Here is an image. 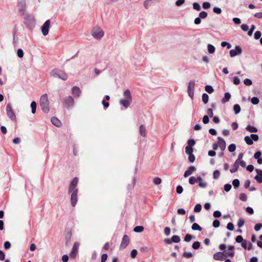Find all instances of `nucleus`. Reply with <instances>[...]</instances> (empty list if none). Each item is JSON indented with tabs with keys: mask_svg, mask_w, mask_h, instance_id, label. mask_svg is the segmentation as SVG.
<instances>
[{
	"mask_svg": "<svg viewBox=\"0 0 262 262\" xmlns=\"http://www.w3.org/2000/svg\"><path fill=\"white\" fill-rule=\"evenodd\" d=\"M6 111L8 117L12 121H16V116L10 103L7 104Z\"/></svg>",
	"mask_w": 262,
	"mask_h": 262,
	"instance_id": "20e7f679",
	"label": "nucleus"
},
{
	"mask_svg": "<svg viewBox=\"0 0 262 262\" xmlns=\"http://www.w3.org/2000/svg\"><path fill=\"white\" fill-rule=\"evenodd\" d=\"M192 254L191 252H185L183 253V256L185 258H190L192 257Z\"/></svg>",
	"mask_w": 262,
	"mask_h": 262,
	"instance_id": "5fc2aeb1",
	"label": "nucleus"
},
{
	"mask_svg": "<svg viewBox=\"0 0 262 262\" xmlns=\"http://www.w3.org/2000/svg\"><path fill=\"white\" fill-rule=\"evenodd\" d=\"M239 199L242 201H246L247 199V195L244 193H242L240 194Z\"/></svg>",
	"mask_w": 262,
	"mask_h": 262,
	"instance_id": "49530a36",
	"label": "nucleus"
},
{
	"mask_svg": "<svg viewBox=\"0 0 262 262\" xmlns=\"http://www.w3.org/2000/svg\"><path fill=\"white\" fill-rule=\"evenodd\" d=\"M129 243V237L127 235H124L122 238L120 248L121 249H125Z\"/></svg>",
	"mask_w": 262,
	"mask_h": 262,
	"instance_id": "f8f14e48",
	"label": "nucleus"
},
{
	"mask_svg": "<svg viewBox=\"0 0 262 262\" xmlns=\"http://www.w3.org/2000/svg\"><path fill=\"white\" fill-rule=\"evenodd\" d=\"M261 32L259 31H257L255 32L254 37L255 39H259L261 36Z\"/></svg>",
	"mask_w": 262,
	"mask_h": 262,
	"instance_id": "864d4df0",
	"label": "nucleus"
},
{
	"mask_svg": "<svg viewBox=\"0 0 262 262\" xmlns=\"http://www.w3.org/2000/svg\"><path fill=\"white\" fill-rule=\"evenodd\" d=\"M17 56L20 58L23 57L24 56V52H23V50L21 49H19L17 50Z\"/></svg>",
	"mask_w": 262,
	"mask_h": 262,
	"instance_id": "e2e57ef3",
	"label": "nucleus"
},
{
	"mask_svg": "<svg viewBox=\"0 0 262 262\" xmlns=\"http://www.w3.org/2000/svg\"><path fill=\"white\" fill-rule=\"evenodd\" d=\"M192 238V236L189 234H187L185 235L184 241L186 242H190Z\"/></svg>",
	"mask_w": 262,
	"mask_h": 262,
	"instance_id": "09e8293b",
	"label": "nucleus"
},
{
	"mask_svg": "<svg viewBox=\"0 0 262 262\" xmlns=\"http://www.w3.org/2000/svg\"><path fill=\"white\" fill-rule=\"evenodd\" d=\"M217 139H218L217 144H218L219 146L220 147V149L222 150H225V149L226 148V142H225V140L223 139H222L221 137H218Z\"/></svg>",
	"mask_w": 262,
	"mask_h": 262,
	"instance_id": "4468645a",
	"label": "nucleus"
},
{
	"mask_svg": "<svg viewBox=\"0 0 262 262\" xmlns=\"http://www.w3.org/2000/svg\"><path fill=\"white\" fill-rule=\"evenodd\" d=\"M31 107L32 108V114H35L36 112V103L35 101H32L31 103Z\"/></svg>",
	"mask_w": 262,
	"mask_h": 262,
	"instance_id": "c9c22d12",
	"label": "nucleus"
},
{
	"mask_svg": "<svg viewBox=\"0 0 262 262\" xmlns=\"http://www.w3.org/2000/svg\"><path fill=\"white\" fill-rule=\"evenodd\" d=\"M246 130L250 133H256L257 132V129L252 126L248 125L246 128Z\"/></svg>",
	"mask_w": 262,
	"mask_h": 262,
	"instance_id": "393cba45",
	"label": "nucleus"
},
{
	"mask_svg": "<svg viewBox=\"0 0 262 262\" xmlns=\"http://www.w3.org/2000/svg\"><path fill=\"white\" fill-rule=\"evenodd\" d=\"M208 99H209V96L208 95L206 94V93H204L202 95V101L203 102L205 103V104H206L208 103Z\"/></svg>",
	"mask_w": 262,
	"mask_h": 262,
	"instance_id": "473e14b6",
	"label": "nucleus"
},
{
	"mask_svg": "<svg viewBox=\"0 0 262 262\" xmlns=\"http://www.w3.org/2000/svg\"><path fill=\"white\" fill-rule=\"evenodd\" d=\"M72 94L75 97H79L81 93L80 89L77 86H74L72 88Z\"/></svg>",
	"mask_w": 262,
	"mask_h": 262,
	"instance_id": "2eb2a0df",
	"label": "nucleus"
},
{
	"mask_svg": "<svg viewBox=\"0 0 262 262\" xmlns=\"http://www.w3.org/2000/svg\"><path fill=\"white\" fill-rule=\"evenodd\" d=\"M78 182V179L77 177H75L73 179V180L72 181V182H71V183L69 185V193H71L72 191H74V190L75 189H78L77 188H76V186L77 185Z\"/></svg>",
	"mask_w": 262,
	"mask_h": 262,
	"instance_id": "0eeeda50",
	"label": "nucleus"
},
{
	"mask_svg": "<svg viewBox=\"0 0 262 262\" xmlns=\"http://www.w3.org/2000/svg\"><path fill=\"white\" fill-rule=\"evenodd\" d=\"M231 98V95L229 93H226L225 94L224 97L222 99V102L223 103H225L227 101L229 100Z\"/></svg>",
	"mask_w": 262,
	"mask_h": 262,
	"instance_id": "b1692460",
	"label": "nucleus"
},
{
	"mask_svg": "<svg viewBox=\"0 0 262 262\" xmlns=\"http://www.w3.org/2000/svg\"><path fill=\"white\" fill-rule=\"evenodd\" d=\"M255 26L253 25H252L250 29L248 32V35L249 36H251L252 35L253 32L254 30H255Z\"/></svg>",
	"mask_w": 262,
	"mask_h": 262,
	"instance_id": "6e6d98bb",
	"label": "nucleus"
},
{
	"mask_svg": "<svg viewBox=\"0 0 262 262\" xmlns=\"http://www.w3.org/2000/svg\"><path fill=\"white\" fill-rule=\"evenodd\" d=\"M198 183H199V186L201 188H204L207 186V183L200 176L198 177Z\"/></svg>",
	"mask_w": 262,
	"mask_h": 262,
	"instance_id": "f3484780",
	"label": "nucleus"
},
{
	"mask_svg": "<svg viewBox=\"0 0 262 262\" xmlns=\"http://www.w3.org/2000/svg\"><path fill=\"white\" fill-rule=\"evenodd\" d=\"M251 101L254 105L257 104L259 102L258 98L255 97L252 98Z\"/></svg>",
	"mask_w": 262,
	"mask_h": 262,
	"instance_id": "a18cd8bd",
	"label": "nucleus"
},
{
	"mask_svg": "<svg viewBox=\"0 0 262 262\" xmlns=\"http://www.w3.org/2000/svg\"><path fill=\"white\" fill-rule=\"evenodd\" d=\"M215 47L212 45H210V44H208V52L210 54H213L215 52Z\"/></svg>",
	"mask_w": 262,
	"mask_h": 262,
	"instance_id": "c756f323",
	"label": "nucleus"
},
{
	"mask_svg": "<svg viewBox=\"0 0 262 262\" xmlns=\"http://www.w3.org/2000/svg\"><path fill=\"white\" fill-rule=\"evenodd\" d=\"M137 254V251L136 249H133L130 252V256L132 258H134L136 257Z\"/></svg>",
	"mask_w": 262,
	"mask_h": 262,
	"instance_id": "13d9d810",
	"label": "nucleus"
},
{
	"mask_svg": "<svg viewBox=\"0 0 262 262\" xmlns=\"http://www.w3.org/2000/svg\"><path fill=\"white\" fill-rule=\"evenodd\" d=\"M232 186L230 184H226L224 185V190L226 192H228L231 189Z\"/></svg>",
	"mask_w": 262,
	"mask_h": 262,
	"instance_id": "3c124183",
	"label": "nucleus"
},
{
	"mask_svg": "<svg viewBox=\"0 0 262 262\" xmlns=\"http://www.w3.org/2000/svg\"><path fill=\"white\" fill-rule=\"evenodd\" d=\"M50 20H47L45 21V23L43 24V26L41 28V31L42 33V34L44 36L47 35L49 33V29L50 28Z\"/></svg>",
	"mask_w": 262,
	"mask_h": 262,
	"instance_id": "1a4fd4ad",
	"label": "nucleus"
},
{
	"mask_svg": "<svg viewBox=\"0 0 262 262\" xmlns=\"http://www.w3.org/2000/svg\"><path fill=\"white\" fill-rule=\"evenodd\" d=\"M185 2V0H178L176 2V5L177 6H182Z\"/></svg>",
	"mask_w": 262,
	"mask_h": 262,
	"instance_id": "69168bd1",
	"label": "nucleus"
},
{
	"mask_svg": "<svg viewBox=\"0 0 262 262\" xmlns=\"http://www.w3.org/2000/svg\"><path fill=\"white\" fill-rule=\"evenodd\" d=\"M183 191V187L180 186V185H179L177 187V188H176V191L178 193V194H181L182 193Z\"/></svg>",
	"mask_w": 262,
	"mask_h": 262,
	"instance_id": "680f3d73",
	"label": "nucleus"
},
{
	"mask_svg": "<svg viewBox=\"0 0 262 262\" xmlns=\"http://www.w3.org/2000/svg\"><path fill=\"white\" fill-rule=\"evenodd\" d=\"M221 46L222 47H225L227 46V48L228 49H230L231 47V45L229 43H228L226 41H223L221 43Z\"/></svg>",
	"mask_w": 262,
	"mask_h": 262,
	"instance_id": "de8ad7c7",
	"label": "nucleus"
},
{
	"mask_svg": "<svg viewBox=\"0 0 262 262\" xmlns=\"http://www.w3.org/2000/svg\"><path fill=\"white\" fill-rule=\"evenodd\" d=\"M244 83L246 85H251L252 84V81L248 78L245 79L244 80Z\"/></svg>",
	"mask_w": 262,
	"mask_h": 262,
	"instance_id": "bf43d9fd",
	"label": "nucleus"
},
{
	"mask_svg": "<svg viewBox=\"0 0 262 262\" xmlns=\"http://www.w3.org/2000/svg\"><path fill=\"white\" fill-rule=\"evenodd\" d=\"M71 193H72L71 196V205L73 207H75L77 203V200H78V198H77L78 189L74 190V191H72Z\"/></svg>",
	"mask_w": 262,
	"mask_h": 262,
	"instance_id": "6e6552de",
	"label": "nucleus"
},
{
	"mask_svg": "<svg viewBox=\"0 0 262 262\" xmlns=\"http://www.w3.org/2000/svg\"><path fill=\"white\" fill-rule=\"evenodd\" d=\"M196 170V168L194 166H190L188 167V169H187L184 174V177L185 178H187L188 176H190L193 172Z\"/></svg>",
	"mask_w": 262,
	"mask_h": 262,
	"instance_id": "ddd939ff",
	"label": "nucleus"
},
{
	"mask_svg": "<svg viewBox=\"0 0 262 262\" xmlns=\"http://www.w3.org/2000/svg\"><path fill=\"white\" fill-rule=\"evenodd\" d=\"M140 134L144 137L146 136V129L143 125H141L139 128Z\"/></svg>",
	"mask_w": 262,
	"mask_h": 262,
	"instance_id": "5701e85b",
	"label": "nucleus"
},
{
	"mask_svg": "<svg viewBox=\"0 0 262 262\" xmlns=\"http://www.w3.org/2000/svg\"><path fill=\"white\" fill-rule=\"evenodd\" d=\"M187 143H188L187 146H190V147H192L193 145H194L195 142L194 140H193V139H189Z\"/></svg>",
	"mask_w": 262,
	"mask_h": 262,
	"instance_id": "052dcab7",
	"label": "nucleus"
},
{
	"mask_svg": "<svg viewBox=\"0 0 262 262\" xmlns=\"http://www.w3.org/2000/svg\"><path fill=\"white\" fill-rule=\"evenodd\" d=\"M227 228L230 231H232L234 229L233 224L231 222L228 223L227 226Z\"/></svg>",
	"mask_w": 262,
	"mask_h": 262,
	"instance_id": "4d7b16f0",
	"label": "nucleus"
},
{
	"mask_svg": "<svg viewBox=\"0 0 262 262\" xmlns=\"http://www.w3.org/2000/svg\"><path fill=\"white\" fill-rule=\"evenodd\" d=\"M233 110L235 114H238L241 112V107L239 104H236L233 106Z\"/></svg>",
	"mask_w": 262,
	"mask_h": 262,
	"instance_id": "c85d7f7f",
	"label": "nucleus"
},
{
	"mask_svg": "<svg viewBox=\"0 0 262 262\" xmlns=\"http://www.w3.org/2000/svg\"><path fill=\"white\" fill-rule=\"evenodd\" d=\"M132 100L129 99H121L120 100V103L122 104L125 108H127L131 103Z\"/></svg>",
	"mask_w": 262,
	"mask_h": 262,
	"instance_id": "a211bd4d",
	"label": "nucleus"
},
{
	"mask_svg": "<svg viewBox=\"0 0 262 262\" xmlns=\"http://www.w3.org/2000/svg\"><path fill=\"white\" fill-rule=\"evenodd\" d=\"M153 182L156 185H159L161 183L162 180L160 178L156 177L154 179Z\"/></svg>",
	"mask_w": 262,
	"mask_h": 262,
	"instance_id": "a19ab883",
	"label": "nucleus"
},
{
	"mask_svg": "<svg viewBox=\"0 0 262 262\" xmlns=\"http://www.w3.org/2000/svg\"><path fill=\"white\" fill-rule=\"evenodd\" d=\"M207 13L205 11H202L199 14V17L201 18L204 19L207 16Z\"/></svg>",
	"mask_w": 262,
	"mask_h": 262,
	"instance_id": "c03bdc74",
	"label": "nucleus"
},
{
	"mask_svg": "<svg viewBox=\"0 0 262 262\" xmlns=\"http://www.w3.org/2000/svg\"><path fill=\"white\" fill-rule=\"evenodd\" d=\"M189 155V157H188L189 161L191 163L194 162L195 161V159L194 155H193L192 154H191L190 155Z\"/></svg>",
	"mask_w": 262,
	"mask_h": 262,
	"instance_id": "603ef678",
	"label": "nucleus"
},
{
	"mask_svg": "<svg viewBox=\"0 0 262 262\" xmlns=\"http://www.w3.org/2000/svg\"><path fill=\"white\" fill-rule=\"evenodd\" d=\"M193 148L190 146H186L185 147V152L187 155H190L193 152Z\"/></svg>",
	"mask_w": 262,
	"mask_h": 262,
	"instance_id": "72a5a7b5",
	"label": "nucleus"
},
{
	"mask_svg": "<svg viewBox=\"0 0 262 262\" xmlns=\"http://www.w3.org/2000/svg\"><path fill=\"white\" fill-rule=\"evenodd\" d=\"M18 6L19 7V11L20 12H24L26 8V2L25 0H22L20 1L18 4Z\"/></svg>",
	"mask_w": 262,
	"mask_h": 262,
	"instance_id": "6ab92c4d",
	"label": "nucleus"
},
{
	"mask_svg": "<svg viewBox=\"0 0 262 262\" xmlns=\"http://www.w3.org/2000/svg\"><path fill=\"white\" fill-rule=\"evenodd\" d=\"M198 177L197 178L192 176L189 179V183L191 185H194V184L198 183Z\"/></svg>",
	"mask_w": 262,
	"mask_h": 262,
	"instance_id": "a878e982",
	"label": "nucleus"
},
{
	"mask_svg": "<svg viewBox=\"0 0 262 262\" xmlns=\"http://www.w3.org/2000/svg\"><path fill=\"white\" fill-rule=\"evenodd\" d=\"M235 149H236V145L234 144H231L228 146V150L231 152L234 151L235 150Z\"/></svg>",
	"mask_w": 262,
	"mask_h": 262,
	"instance_id": "4c0bfd02",
	"label": "nucleus"
},
{
	"mask_svg": "<svg viewBox=\"0 0 262 262\" xmlns=\"http://www.w3.org/2000/svg\"><path fill=\"white\" fill-rule=\"evenodd\" d=\"M205 91L209 94H211L213 92L214 89L211 85H207L205 88Z\"/></svg>",
	"mask_w": 262,
	"mask_h": 262,
	"instance_id": "f704fd0d",
	"label": "nucleus"
},
{
	"mask_svg": "<svg viewBox=\"0 0 262 262\" xmlns=\"http://www.w3.org/2000/svg\"><path fill=\"white\" fill-rule=\"evenodd\" d=\"M202 210V206L200 204H196L194 208V211L195 212H199Z\"/></svg>",
	"mask_w": 262,
	"mask_h": 262,
	"instance_id": "58836bf2",
	"label": "nucleus"
},
{
	"mask_svg": "<svg viewBox=\"0 0 262 262\" xmlns=\"http://www.w3.org/2000/svg\"><path fill=\"white\" fill-rule=\"evenodd\" d=\"M193 8L194 9L196 10V11L201 10V7L198 3H194L193 4Z\"/></svg>",
	"mask_w": 262,
	"mask_h": 262,
	"instance_id": "8fccbe9b",
	"label": "nucleus"
},
{
	"mask_svg": "<svg viewBox=\"0 0 262 262\" xmlns=\"http://www.w3.org/2000/svg\"><path fill=\"white\" fill-rule=\"evenodd\" d=\"M171 241L174 243H179L180 241V237L178 235H173L171 237Z\"/></svg>",
	"mask_w": 262,
	"mask_h": 262,
	"instance_id": "ea45409f",
	"label": "nucleus"
},
{
	"mask_svg": "<svg viewBox=\"0 0 262 262\" xmlns=\"http://www.w3.org/2000/svg\"><path fill=\"white\" fill-rule=\"evenodd\" d=\"M51 122L53 125L57 127H59L61 125L60 120L56 117H52L51 118Z\"/></svg>",
	"mask_w": 262,
	"mask_h": 262,
	"instance_id": "4be33fe9",
	"label": "nucleus"
},
{
	"mask_svg": "<svg viewBox=\"0 0 262 262\" xmlns=\"http://www.w3.org/2000/svg\"><path fill=\"white\" fill-rule=\"evenodd\" d=\"M244 139L248 145H251L253 144V142L250 137L246 136Z\"/></svg>",
	"mask_w": 262,
	"mask_h": 262,
	"instance_id": "7c9ffc66",
	"label": "nucleus"
},
{
	"mask_svg": "<svg viewBox=\"0 0 262 262\" xmlns=\"http://www.w3.org/2000/svg\"><path fill=\"white\" fill-rule=\"evenodd\" d=\"M239 181L238 179H234L232 182V184L235 188L239 187Z\"/></svg>",
	"mask_w": 262,
	"mask_h": 262,
	"instance_id": "79ce46f5",
	"label": "nucleus"
},
{
	"mask_svg": "<svg viewBox=\"0 0 262 262\" xmlns=\"http://www.w3.org/2000/svg\"><path fill=\"white\" fill-rule=\"evenodd\" d=\"M220 176V172L218 170H215L213 173V178L214 179H217Z\"/></svg>",
	"mask_w": 262,
	"mask_h": 262,
	"instance_id": "e433bc0d",
	"label": "nucleus"
},
{
	"mask_svg": "<svg viewBox=\"0 0 262 262\" xmlns=\"http://www.w3.org/2000/svg\"><path fill=\"white\" fill-rule=\"evenodd\" d=\"M257 174L255 176V179L259 183H262V170L256 169Z\"/></svg>",
	"mask_w": 262,
	"mask_h": 262,
	"instance_id": "dca6fc26",
	"label": "nucleus"
},
{
	"mask_svg": "<svg viewBox=\"0 0 262 262\" xmlns=\"http://www.w3.org/2000/svg\"><path fill=\"white\" fill-rule=\"evenodd\" d=\"M239 167V161L238 160H236L234 162L232 167L230 169V171L231 173H234L237 171Z\"/></svg>",
	"mask_w": 262,
	"mask_h": 262,
	"instance_id": "aec40b11",
	"label": "nucleus"
},
{
	"mask_svg": "<svg viewBox=\"0 0 262 262\" xmlns=\"http://www.w3.org/2000/svg\"><path fill=\"white\" fill-rule=\"evenodd\" d=\"M242 48L239 46H235V50L232 49L230 51V56L233 57L237 55H240L242 53Z\"/></svg>",
	"mask_w": 262,
	"mask_h": 262,
	"instance_id": "9d476101",
	"label": "nucleus"
},
{
	"mask_svg": "<svg viewBox=\"0 0 262 262\" xmlns=\"http://www.w3.org/2000/svg\"><path fill=\"white\" fill-rule=\"evenodd\" d=\"M192 247L194 249H198L200 247V242L198 241L194 242L192 244Z\"/></svg>",
	"mask_w": 262,
	"mask_h": 262,
	"instance_id": "37998d69",
	"label": "nucleus"
},
{
	"mask_svg": "<svg viewBox=\"0 0 262 262\" xmlns=\"http://www.w3.org/2000/svg\"><path fill=\"white\" fill-rule=\"evenodd\" d=\"M91 33L92 36L97 39H101L104 36V32L98 27L94 28L92 30Z\"/></svg>",
	"mask_w": 262,
	"mask_h": 262,
	"instance_id": "7ed1b4c3",
	"label": "nucleus"
},
{
	"mask_svg": "<svg viewBox=\"0 0 262 262\" xmlns=\"http://www.w3.org/2000/svg\"><path fill=\"white\" fill-rule=\"evenodd\" d=\"M79 246V244L78 242L74 243L71 252L70 254V256L71 258H74L76 257L78 251Z\"/></svg>",
	"mask_w": 262,
	"mask_h": 262,
	"instance_id": "423d86ee",
	"label": "nucleus"
},
{
	"mask_svg": "<svg viewBox=\"0 0 262 262\" xmlns=\"http://www.w3.org/2000/svg\"><path fill=\"white\" fill-rule=\"evenodd\" d=\"M50 75L54 78H58L63 80H66L68 79L67 74L64 71L57 69L52 70Z\"/></svg>",
	"mask_w": 262,
	"mask_h": 262,
	"instance_id": "f03ea898",
	"label": "nucleus"
},
{
	"mask_svg": "<svg viewBox=\"0 0 262 262\" xmlns=\"http://www.w3.org/2000/svg\"><path fill=\"white\" fill-rule=\"evenodd\" d=\"M220 222L219 220H215L213 222V226L214 228H217L220 226Z\"/></svg>",
	"mask_w": 262,
	"mask_h": 262,
	"instance_id": "0e129e2a",
	"label": "nucleus"
},
{
	"mask_svg": "<svg viewBox=\"0 0 262 262\" xmlns=\"http://www.w3.org/2000/svg\"><path fill=\"white\" fill-rule=\"evenodd\" d=\"M195 82L193 80H190L188 83L187 92L189 96L192 98L194 95V88Z\"/></svg>",
	"mask_w": 262,
	"mask_h": 262,
	"instance_id": "39448f33",
	"label": "nucleus"
},
{
	"mask_svg": "<svg viewBox=\"0 0 262 262\" xmlns=\"http://www.w3.org/2000/svg\"><path fill=\"white\" fill-rule=\"evenodd\" d=\"M64 101L68 108L73 107L74 104V100L70 96L66 97Z\"/></svg>",
	"mask_w": 262,
	"mask_h": 262,
	"instance_id": "9b49d317",
	"label": "nucleus"
},
{
	"mask_svg": "<svg viewBox=\"0 0 262 262\" xmlns=\"http://www.w3.org/2000/svg\"><path fill=\"white\" fill-rule=\"evenodd\" d=\"M262 227V224L258 223L256 224L254 226V230L256 231H259Z\"/></svg>",
	"mask_w": 262,
	"mask_h": 262,
	"instance_id": "338daca9",
	"label": "nucleus"
},
{
	"mask_svg": "<svg viewBox=\"0 0 262 262\" xmlns=\"http://www.w3.org/2000/svg\"><path fill=\"white\" fill-rule=\"evenodd\" d=\"M124 96L127 99L132 100V96L129 90H126L124 92Z\"/></svg>",
	"mask_w": 262,
	"mask_h": 262,
	"instance_id": "cd10ccee",
	"label": "nucleus"
},
{
	"mask_svg": "<svg viewBox=\"0 0 262 262\" xmlns=\"http://www.w3.org/2000/svg\"><path fill=\"white\" fill-rule=\"evenodd\" d=\"M191 228L193 230H198L201 231L202 230V227L197 223H193Z\"/></svg>",
	"mask_w": 262,
	"mask_h": 262,
	"instance_id": "bb28decb",
	"label": "nucleus"
},
{
	"mask_svg": "<svg viewBox=\"0 0 262 262\" xmlns=\"http://www.w3.org/2000/svg\"><path fill=\"white\" fill-rule=\"evenodd\" d=\"M49 104L48 95L47 94H45L41 96L40 99V105L44 113H48L49 112Z\"/></svg>",
	"mask_w": 262,
	"mask_h": 262,
	"instance_id": "f257e3e1",
	"label": "nucleus"
},
{
	"mask_svg": "<svg viewBox=\"0 0 262 262\" xmlns=\"http://www.w3.org/2000/svg\"><path fill=\"white\" fill-rule=\"evenodd\" d=\"M143 230L144 227L142 226H136L134 229V231L136 232H141L143 231Z\"/></svg>",
	"mask_w": 262,
	"mask_h": 262,
	"instance_id": "2f4dec72",
	"label": "nucleus"
},
{
	"mask_svg": "<svg viewBox=\"0 0 262 262\" xmlns=\"http://www.w3.org/2000/svg\"><path fill=\"white\" fill-rule=\"evenodd\" d=\"M210 6V4L209 2H204L203 4V8L205 9H209Z\"/></svg>",
	"mask_w": 262,
	"mask_h": 262,
	"instance_id": "774afa93",
	"label": "nucleus"
},
{
	"mask_svg": "<svg viewBox=\"0 0 262 262\" xmlns=\"http://www.w3.org/2000/svg\"><path fill=\"white\" fill-rule=\"evenodd\" d=\"M223 253L221 252H216L213 255V258L216 260H223Z\"/></svg>",
	"mask_w": 262,
	"mask_h": 262,
	"instance_id": "412c9836",
	"label": "nucleus"
}]
</instances>
